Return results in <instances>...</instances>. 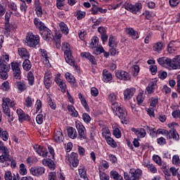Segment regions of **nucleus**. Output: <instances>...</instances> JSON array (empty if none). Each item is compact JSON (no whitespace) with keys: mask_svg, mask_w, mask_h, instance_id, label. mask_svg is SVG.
Here are the masks:
<instances>
[{"mask_svg":"<svg viewBox=\"0 0 180 180\" xmlns=\"http://www.w3.org/2000/svg\"><path fill=\"white\" fill-rule=\"evenodd\" d=\"M16 113L18 116V120L20 122H24V120H30V117L25 114V112L22 109H18Z\"/></svg>","mask_w":180,"mask_h":180,"instance_id":"5701e85b","label":"nucleus"},{"mask_svg":"<svg viewBox=\"0 0 180 180\" xmlns=\"http://www.w3.org/2000/svg\"><path fill=\"white\" fill-rule=\"evenodd\" d=\"M171 136H172L173 140L178 141L179 140V135L176 132V130L173 129L167 132L166 135L167 139H171Z\"/></svg>","mask_w":180,"mask_h":180,"instance_id":"c85d7f7f","label":"nucleus"},{"mask_svg":"<svg viewBox=\"0 0 180 180\" xmlns=\"http://www.w3.org/2000/svg\"><path fill=\"white\" fill-rule=\"evenodd\" d=\"M79 175L81 178H86V171H85V167L84 166H80L79 167Z\"/></svg>","mask_w":180,"mask_h":180,"instance_id":"a18cd8bd","label":"nucleus"},{"mask_svg":"<svg viewBox=\"0 0 180 180\" xmlns=\"http://www.w3.org/2000/svg\"><path fill=\"white\" fill-rule=\"evenodd\" d=\"M55 82H56L57 85L60 88L61 92H67V84H65V82H64V80L58 77H56Z\"/></svg>","mask_w":180,"mask_h":180,"instance_id":"4be33fe9","label":"nucleus"},{"mask_svg":"<svg viewBox=\"0 0 180 180\" xmlns=\"http://www.w3.org/2000/svg\"><path fill=\"white\" fill-rule=\"evenodd\" d=\"M153 161L158 164V165H162V162L161 160V157L158 156V155H154L153 156Z\"/></svg>","mask_w":180,"mask_h":180,"instance_id":"5fc2aeb1","label":"nucleus"},{"mask_svg":"<svg viewBox=\"0 0 180 180\" xmlns=\"http://www.w3.org/2000/svg\"><path fill=\"white\" fill-rule=\"evenodd\" d=\"M39 51L41 57H43L44 63H45V64H49L50 62L49 61V55L47 54V51L45 49H40Z\"/></svg>","mask_w":180,"mask_h":180,"instance_id":"e433bc0d","label":"nucleus"},{"mask_svg":"<svg viewBox=\"0 0 180 180\" xmlns=\"http://www.w3.org/2000/svg\"><path fill=\"white\" fill-rule=\"evenodd\" d=\"M135 92H136V89L133 88L127 89L126 90H124V101H130V99L133 98V95H134Z\"/></svg>","mask_w":180,"mask_h":180,"instance_id":"412c9836","label":"nucleus"},{"mask_svg":"<svg viewBox=\"0 0 180 180\" xmlns=\"http://www.w3.org/2000/svg\"><path fill=\"white\" fill-rule=\"evenodd\" d=\"M66 162L70 165V168H77L79 164L78 160V154L72 153L70 155L66 156Z\"/></svg>","mask_w":180,"mask_h":180,"instance_id":"6e6552de","label":"nucleus"},{"mask_svg":"<svg viewBox=\"0 0 180 180\" xmlns=\"http://www.w3.org/2000/svg\"><path fill=\"white\" fill-rule=\"evenodd\" d=\"M16 105L13 100H11L9 98L4 97L2 98V110L5 116L8 117L9 123L13 122V117L11 114V109L9 108H13Z\"/></svg>","mask_w":180,"mask_h":180,"instance_id":"f03ea898","label":"nucleus"},{"mask_svg":"<svg viewBox=\"0 0 180 180\" xmlns=\"http://www.w3.org/2000/svg\"><path fill=\"white\" fill-rule=\"evenodd\" d=\"M150 103V108H155V106H157L158 104V98H151Z\"/></svg>","mask_w":180,"mask_h":180,"instance_id":"6e6d98bb","label":"nucleus"},{"mask_svg":"<svg viewBox=\"0 0 180 180\" xmlns=\"http://www.w3.org/2000/svg\"><path fill=\"white\" fill-rule=\"evenodd\" d=\"M29 85L32 86L34 84V76L32 72H29L27 76Z\"/></svg>","mask_w":180,"mask_h":180,"instance_id":"37998d69","label":"nucleus"},{"mask_svg":"<svg viewBox=\"0 0 180 180\" xmlns=\"http://www.w3.org/2000/svg\"><path fill=\"white\" fill-rule=\"evenodd\" d=\"M15 86L20 94L27 90V83L24 80L15 82Z\"/></svg>","mask_w":180,"mask_h":180,"instance_id":"6ab92c4d","label":"nucleus"},{"mask_svg":"<svg viewBox=\"0 0 180 180\" xmlns=\"http://www.w3.org/2000/svg\"><path fill=\"white\" fill-rule=\"evenodd\" d=\"M44 84L46 89H49L53 84V80H51V72L49 70L45 72Z\"/></svg>","mask_w":180,"mask_h":180,"instance_id":"2eb2a0df","label":"nucleus"},{"mask_svg":"<svg viewBox=\"0 0 180 180\" xmlns=\"http://www.w3.org/2000/svg\"><path fill=\"white\" fill-rule=\"evenodd\" d=\"M2 155L0 156V162H5V161H11V155H9V149L4 146L1 150Z\"/></svg>","mask_w":180,"mask_h":180,"instance_id":"dca6fc26","label":"nucleus"},{"mask_svg":"<svg viewBox=\"0 0 180 180\" xmlns=\"http://www.w3.org/2000/svg\"><path fill=\"white\" fill-rule=\"evenodd\" d=\"M9 62V56L6 53H3L1 56L0 63L2 64H8Z\"/></svg>","mask_w":180,"mask_h":180,"instance_id":"c03bdc74","label":"nucleus"},{"mask_svg":"<svg viewBox=\"0 0 180 180\" xmlns=\"http://www.w3.org/2000/svg\"><path fill=\"white\" fill-rule=\"evenodd\" d=\"M62 50L64 51V57L66 63L69 64V65H75V60H74V58L72 57L70 44L67 42L63 43Z\"/></svg>","mask_w":180,"mask_h":180,"instance_id":"20e7f679","label":"nucleus"},{"mask_svg":"<svg viewBox=\"0 0 180 180\" xmlns=\"http://www.w3.org/2000/svg\"><path fill=\"white\" fill-rule=\"evenodd\" d=\"M100 166H101L105 169H108L109 168V162L106 160H101L100 162Z\"/></svg>","mask_w":180,"mask_h":180,"instance_id":"774afa93","label":"nucleus"},{"mask_svg":"<svg viewBox=\"0 0 180 180\" xmlns=\"http://www.w3.org/2000/svg\"><path fill=\"white\" fill-rule=\"evenodd\" d=\"M11 68L13 70V75L15 79H20L22 78V71L20 70V64L18 63H11Z\"/></svg>","mask_w":180,"mask_h":180,"instance_id":"9d476101","label":"nucleus"},{"mask_svg":"<svg viewBox=\"0 0 180 180\" xmlns=\"http://www.w3.org/2000/svg\"><path fill=\"white\" fill-rule=\"evenodd\" d=\"M82 119L84 123H89V122H91V116H89L86 112L83 113Z\"/></svg>","mask_w":180,"mask_h":180,"instance_id":"e2e57ef3","label":"nucleus"},{"mask_svg":"<svg viewBox=\"0 0 180 180\" xmlns=\"http://www.w3.org/2000/svg\"><path fill=\"white\" fill-rule=\"evenodd\" d=\"M68 135L70 139H77L78 134L75 128L70 127L68 129Z\"/></svg>","mask_w":180,"mask_h":180,"instance_id":"72a5a7b5","label":"nucleus"},{"mask_svg":"<svg viewBox=\"0 0 180 180\" xmlns=\"http://www.w3.org/2000/svg\"><path fill=\"white\" fill-rule=\"evenodd\" d=\"M22 68L25 71H30L32 68V63L29 59H25L24 62L22 63Z\"/></svg>","mask_w":180,"mask_h":180,"instance_id":"58836bf2","label":"nucleus"},{"mask_svg":"<svg viewBox=\"0 0 180 180\" xmlns=\"http://www.w3.org/2000/svg\"><path fill=\"white\" fill-rule=\"evenodd\" d=\"M44 119V117L43 116V114L37 115L36 117L37 123L38 124H42Z\"/></svg>","mask_w":180,"mask_h":180,"instance_id":"0e129e2a","label":"nucleus"},{"mask_svg":"<svg viewBox=\"0 0 180 180\" xmlns=\"http://www.w3.org/2000/svg\"><path fill=\"white\" fill-rule=\"evenodd\" d=\"M45 171H46V169L41 167H32L30 169V174L34 176H41V175H43V174H44Z\"/></svg>","mask_w":180,"mask_h":180,"instance_id":"f3484780","label":"nucleus"},{"mask_svg":"<svg viewBox=\"0 0 180 180\" xmlns=\"http://www.w3.org/2000/svg\"><path fill=\"white\" fill-rule=\"evenodd\" d=\"M34 150L40 157H47V149L40 145H34Z\"/></svg>","mask_w":180,"mask_h":180,"instance_id":"a211bd4d","label":"nucleus"},{"mask_svg":"<svg viewBox=\"0 0 180 180\" xmlns=\"http://www.w3.org/2000/svg\"><path fill=\"white\" fill-rule=\"evenodd\" d=\"M116 44V38H115V37H113L112 35H110L108 41L109 47H115Z\"/></svg>","mask_w":180,"mask_h":180,"instance_id":"09e8293b","label":"nucleus"},{"mask_svg":"<svg viewBox=\"0 0 180 180\" xmlns=\"http://www.w3.org/2000/svg\"><path fill=\"white\" fill-rule=\"evenodd\" d=\"M140 72V67L139 65H134L132 68V75L133 77H137Z\"/></svg>","mask_w":180,"mask_h":180,"instance_id":"864d4df0","label":"nucleus"},{"mask_svg":"<svg viewBox=\"0 0 180 180\" xmlns=\"http://www.w3.org/2000/svg\"><path fill=\"white\" fill-rule=\"evenodd\" d=\"M4 179L5 180H18L16 176H12V172H6L4 174Z\"/></svg>","mask_w":180,"mask_h":180,"instance_id":"8fccbe9b","label":"nucleus"},{"mask_svg":"<svg viewBox=\"0 0 180 180\" xmlns=\"http://www.w3.org/2000/svg\"><path fill=\"white\" fill-rule=\"evenodd\" d=\"M40 33L42 36V39L46 40V41H51V40L54 39V37L51 34V31L46 27L40 30Z\"/></svg>","mask_w":180,"mask_h":180,"instance_id":"ddd939ff","label":"nucleus"},{"mask_svg":"<svg viewBox=\"0 0 180 180\" xmlns=\"http://www.w3.org/2000/svg\"><path fill=\"white\" fill-rule=\"evenodd\" d=\"M35 12L37 16L41 17L43 15V10L41 9V4L40 0H34Z\"/></svg>","mask_w":180,"mask_h":180,"instance_id":"a878e982","label":"nucleus"},{"mask_svg":"<svg viewBox=\"0 0 180 180\" xmlns=\"http://www.w3.org/2000/svg\"><path fill=\"white\" fill-rule=\"evenodd\" d=\"M0 139L3 140V141H8L9 140V133L6 129L0 127Z\"/></svg>","mask_w":180,"mask_h":180,"instance_id":"bb28decb","label":"nucleus"},{"mask_svg":"<svg viewBox=\"0 0 180 180\" xmlns=\"http://www.w3.org/2000/svg\"><path fill=\"white\" fill-rule=\"evenodd\" d=\"M102 134L104 139H108V137H110V131L108 129H103Z\"/></svg>","mask_w":180,"mask_h":180,"instance_id":"338daca9","label":"nucleus"},{"mask_svg":"<svg viewBox=\"0 0 180 180\" xmlns=\"http://www.w3.org/2000/svg\"><path fill=\"white\" fill-rule=\"evenodd\" d=\"M98 175L100 180H109V175L106 174L105 172H103L102 170H99Z\"/></svg>","mask_w":180,"mask_h":180,"instance_id":"49530a36","label":"nucleus"},{"mask_svg":"<svg viewBox=\"0 0 180 180\" xmlns=\"http://www.w3.org/2000/svg\"><path fill=\"white\" fill-rule=\"evenodd\" d=\"M40 43V37L32 33H28L26 37L25 44L28 47H36Z\"/></svg>","mask_w":180,"mask_h":180,"instance_id":"0eeeda50","label":"nucleus"},{"mask_svg":"<svg viewBox=\"0 0 180 180\" xmlns=\"http://www.w3.org/2000/svg\"><path fill=\"white\" fill-rule=\"evenodd\" d=\"M1 89L3 91H9L11 89V86H9V82L6 81L1 84Z\"/></svg>","mask_w":180,"mask_h":180,"instance_id":"052dcab7","label":"nucleus"},{"mask_svg":"<svg viewBox=\"0 0 180 180\" xmlns=\"http://www.w3.org/2000/svg\"><path fill=\"white\" fill-rule=\"evenodd\" d=\"M20 175H26V174H27V169L23 163L20 165Z\"/></svg>","mask_w":180,"mask_h":180,"instance_id":"603ef678","label":"nucleus"},{"mask_svg":"<svg viewBox=\"0 0 180 180\" xmlns=\"http://www.w3.org/2000/svg\"><path fill=\"white\" fill-rule=\"evenodd\" d=\"M89 47L93 50L94 54H96L97 56L105 52L103 47L101 45H99V38H98V37L91 38V42L90 43Z\"/></svg>","mask_w":180,"mask_h":180,"instance_id":"39448f33","label":"nucleus"},{"mask_svg":"<svg viewBox=\"0 0 180 180\" xmlns=\"http://www.w3.org/2000/svg\"><path fill=\"white\" fill-rule=\"evenodd\" d=\"M146 129L149 131L150 136L152 137H157V131L155 129H150L149 127H147Z\"/></svg>","mask_w":180,"mask_h":180,"instance_id":"69168bd1","label":"nucleus"},{"mask_svg":"<svg viewBox=\"0 0 180 180\" xmlns=\"http://www.w3.org/2000/svg\"><path fill=\"white\" fill-rule=\"evenodd\" d=\"M105 140L107 141V143L110 145L112 148H116V147H117V143H116V141H115V139L112 137L108 136L105 138Z\"/></svg>","mask_w":180,"mask_h":180,"instance_id":"ea45409f","label":"nucleus"},{"mask_svg":"<svg viewBox=\"0 0 180 180\" xmlns=\"http://www.w3.org/2000/svg\"><path fill=\"white\" fill-rule=\"evenodd\" d=\"M69 113L72 117H78V111L75 110L73 105H69L67 108Z\"/></svg>","mask_w":180,"mask_h":180,"instance_id":"f704fd0d","label":"nucleus"},{"mask_svg":"<svg viewBox=\"0 0 180 180\" xmlns=\"http://www.w3.org/2000/svg\"><path fill=\"white\" fill-rule=\"evenodd\" d=\"M113 136H115L116 139H120V137H122V132H120V129H119V128H115L113 130Z\"/></svg>","mask_w":180,"mask_h":180,"instance_id":"680f3d73","label":"nucleus"},{"mask_svg":"<svg viewBox=\"0 0 180 180\" xmlns=\"http://www.w3.org/2000/svg\"><path fill=\"white\" fill-rule=\"evenodd\" d=\"M8 71H9V64L0 63V79H8L9 77L8 75Z\"/></svg>","mask_w":180,"mask_h":180,"instance_id":"9b49d317","label":"nucleus"},{"mask_svg":"<svg viewBox=\"0 0 180 180\" xmlns=\"http://www.w3.org/2000/svg\"><path fill=\"white\" fill-rule=\"evenodd\" d=\"M78 36L80 40H85V38L86 37V30L84 29L79 30L78 31Z\"/></svg>","mask_w":180,"mask_h":180,"instance_id":"de8ad7c7","label":"nucleus"},{"mask_svg":"<svg viewBox=\"0 0 180 180\" xmlns=\"http://www.w3.org/2000/svg\"><path fill=\"white\" fill-rule=\"evenodd\" d=\"M34 103V99L32 96H27L25 98L24 106L30 108L33 107V103Z\"/></svg>","mask_w":180,"mask_h":180,"instance_id":"7c9ffc66","label":"nucleus"},{"mask_svg":"<svg viewBox=\"0 0 180 180\" xmlns=\"http://www.w3.org/2000/svg\"><path fill=\"white\" fill-rule=\"evenodd\" d=\"M103 81L104 82L112 81V74L106 69L103 70Z\"/></svg>","mask_w":180,"mask_h":180,"instance_id":"2f4dec72","label":"nucleus"},{"mask_svg":"<svg viewBox=\"0 0 180 180\" xmlns=\"http://www.w3.org/2000/svg\"><path fill=\"white\" fill-rule=\"evenodd\" d=\"M43 165H46L50 169H56V164L51 159H44L42 160Z\"/></svg>","mask_w":180,"mask_h":180,"instance_id":"cd10ccee","label":"nucleus"},{"mask_svg":"<svg viewBox=\"0 0 180 180\" xmlns=\"http://www.w3.org/2000/svg\"><path fill=\"white\" fill-rule=\"evenodd\" d=\"M110 177L112 179L117 180L119 178H121V175L119 174V173L115 170H112L110 172Z\"/></svg>","mask_w":180,"mask_h":180,"instance_id":"3c124183","label":"nucleus"},{"mask_svg":"<svg viewBox=\"0 0 180 180\" xmlns=\"http://www.w3.org/2000/svg\"><path fill=\"white\" fill-rule=\"evenodd\" d=\"M34 24L35 25L36 27L39 29V30H43L46 26H44V23H43L40 19L36 18L34 19Z\"/></svg>","mask_w":180,"mask_h":180,"instance_id":"c9c22d12","label":"nucleus"},{"mask_svg":"<svg viewBox=\"0 0 180 180\" xmlns=\"http://www.w3.org/2000/svg\"><path fill=\"white\" fill-rule=\"evenodd\" d=\"M115 77L122 81H130V74L124 70H118L115 72Z\"/></svg>","mask_w":180,"mask_h":180,"instance_id":"4468645a","label":"nucleus"},{"mask_svg":"<svg viewBox=\"0 0 180 180\" xmlns=\"http://www.w3.org/2000/svg\"><path fill=\"white\" fill-rule=\"evenodd\" d=\"M65 77L67 81H68L70 82V84H75V77H74V76L72 75H71V73L66 72L65 74Z\"/></svg>","mask_w":180,"mask_h":180,"instance_id":"79ce46f5","label":"nucleus"},{"mask_svg":"<svg viewBox=\"0 0 180 180\" xmlns=\"http://www.w3.org/2000/svg\"><path fill=\"white\" fill-rule=\"evenodd\" d=\"M141 175H143L141 169H131L129 174L127 172L124 173V178L125 180H137L139 178H141Z\"/></svg>","mask_w":180,"mask_h":180,"instance_id":"423d86ee","label":"nucleus"},{"mask_svg":"<svg viewBox=\"0 0 180 180\" xmlns=\"http://www.w3.org/2000/svg\"><path fill=\"white\" fill-rule=\"evenodd\" d=\"M125 9L129 11L132 13H137L143 8L141 3H136L134 5H132L130 3H126L124 5Z\"/></svg>","mask_w":180,"mask_h":180,"instance_id":"1a4fd4ad","label":"nucleus"},{"mask_svg":"<svg viewBox=\"0 0 180 180\" xmlns=\"http://www.w3.org/2000/svg\"><path fill=\"white\" fill-rule=\"evenodd\" d=\"M164 47V44L162 42H158L153 46V51H157V53H160L162 48Z\"/></svg>","mask_w":180,"mask_h":180,"instance_id":"a19ab883","label":"nucleus"},{"mask_svg":"<svg viewBox=\"0 0 180 180\" xmlns=\"http://www.w3.org/2000/svg\"><path fill=\"white\" fill-rule=\"evenodd\" d=\"M125 32L127 34H129V36H130V37H131L132 39H139V32L134 31L133 28H127Z\"/></svg>","mask_w":180,"mask_h":180,"instance_id":"c756f323","label":"nucleus"},{"mask_svg":"<svg viewBox=\"0 0 180 180\" xmlns=\"http://www.w3.org/2000/svg\"><path fill=\"white\" fill-rule=\"evenodd\" d=\"M136 101L139 105L140 103H143L144 102V94L141 92L139 93L136 96Z\"/></svg>","mask_w":180,"mask_h":180,"instance_id":"bf43d9fd","label":"nucleus"},{"mask_svg":"<svg viewBox=\"0 0 180 180\" xmlns=\"http://www.w3.org/2000/svg\"><path fill=\"white\" fill-rule=\"evenodd\" d=\"M131 131L136 134V136H138L139 138L143 139L146 137V129L141 128V129H136V128H131Z\"/></svg>","mask_w":180,"mask_h":180,"instance_id":"b1692460","label":"nucleus"},{"mask_svg":"<svg viewBox=\"0 0 180 180\" xmlns=\"http://www.w3.org/2000/svg\"><path fill=\"white\" fill-rule=\"evenodd\" d=\"M155 86H157V82H150L146 87V91L148 94H154V91H155Z\"/></svg>","mask_w":180,"mask_h":180,"instance_id":"473e14b6","label":"nucleus"},{"mask_svg":"<svg viewBox=\"0 0 180 180\" xmlns=\"http://www.w3.org/2000/svg\"><path fill=\"white\" fill-rule=\"evenodd\" d=\"M20 9L23 13H26V11H27V5H26V1H22V3L20 4Z\"/></svg>","mask_w":180,"mask_h":180,"instance_id":"4d7b16f0","label":"nucleus"},{"mask_svg":"<svg viewBox=\"0 0 180 180\" xmlns=\"http://www.w3.org/2000/svg\"><path fill=\"white\" fill-rule=\"evenodd\" d=\"M18 53L20 57L23 60H27L30 58V53L27 51V49L25 48H18Z\"/></svg>","mask_w":180,"mask_h":180,"instance_id":"aec40b11","label":"nucleus"},{"mask_svg":"<svg viewBox=\"0 0 180 180\" xmlns=\"http://www.w3.org/2000/svg\"><path fill=\"white\" fill-rule=\"evenodd\" d=\"M48 103L51 108H52L53 110H56L57 105H56V103L53 101V100L51 99V97L50 96L48 98Z\"/></svg>","mask_w":180,"mask_h":180,"instance_id":"13d9d810","label":"nucleus"},{"mask_svg":"<svg viewBox=\"0 0 180 180\" xmlns=\"http://www.w3.org/2000/svg\"><path fill=\"white\" fill-rule=\"evenodd\" d=\"M158 63L168 70H180V55L176 56L172 59L165 57L159 58Z\"/></svg>","mask_w":180,"mask_h":180,"instance_id":"f257e3e1","label":"nucleus"},{"mask_svg":"<svg viewBox=\"0 0 180 180\" xmlns=\"http://www.w3.org/2000/svg\"><path fill=\"white\" fill-rule=\"evenodd\" d=\"M76 129L78 131L79 139H86V129L79 121L75 122Z\"/></svg>","mask_w":180,"mask_h":180,"instance_id":"f8f14e48","label":"nucleus"},{"mask_svg":"<svg viewBox=\"0 0 180 180\" xmlns=\"http://www.w3.org/2000/svg\"><path fill=\"white\" fill-rule=\"evenodd\" d=\"M53 139L56 143H61L64 140L63 132L60 130L54 131Z\"/></svg>","mask_w":180,"mask_h":180,"instance_id":"393cba45","label":"nucleus"},{"mask_svg":"<svg viewBox=\"0 0 180 180\" xmlns=\"http://www.w3.org/2000/svg\"><path fill=\"white\" fill-rule=\"evenodd\" d=\"M59 28L60 32H62V33H63V34H68V27L67 26V25L65 23H64V22H61L59 23Z\"/></svg>","mask_w":180,"mask_h":180,"instance_id":"4c0bfd02","label":"nucleus"},{"mask_svg":"<svg viewBox=\"0 0 180 180\" xmlns=\"http://www.w3.org/2000/svg\"><path fill=\"white\" fill-rule=\"evenodd\" d=\"M111 109L115 116H117L121 120L126 122V117H127V111L123 106L119 103H113L111 106Z\"/></svg>","mask_w":180,"mask_h":180,"instance_id":"7ed1b4c3","label":"nucleus"}]
</instances>
